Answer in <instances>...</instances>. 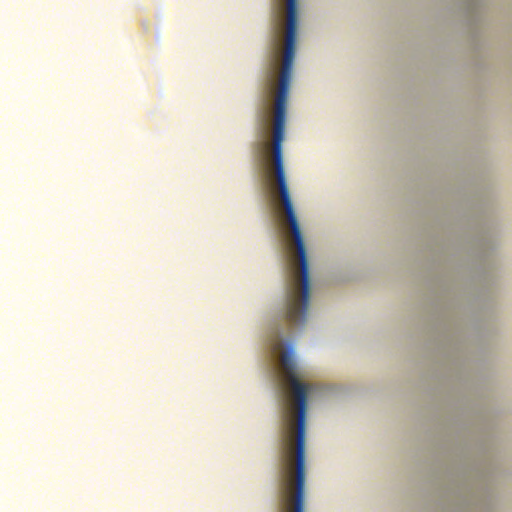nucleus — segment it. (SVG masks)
<instances>
[{
    "mask_svg": "<svg viewBox=\"0 0 512 512\" xmlns=\"http://www.w3.org/2000/svg\"><path fill=\"white\" fill-rule=\"evenodd\" d=\"M280 369L291 388V396L283 403V435L281 455V512H303L306 481V410L311 385L299 381L294 352L281 353Z\"/></svg>",
    "mask_w": 512,
    "mask_h": 512,
    "instance_id": "nucleus-2",
    "label": "nucleus"
},
{
    "mask_svg": "<svg viewBox=\"0 0 512 512\" xmlns=\"http://www.w3.org/2000/svg\"><path fill=\"white\" fill-rule=\"evenodd\" d=\"M260 118L262 120V125H265L267 121V99L264 100V109L261 112Z\"/></svg>",
    "mask_w": 512,
    "mask_h": 512,
    "instance_id": "nucleus-5",
    "label": "nucleus"
},
{
    "mask_svg": "<svg viewBox=\"0 0 512 512\" xmlns=\"http://www.w3.org/2000/svg\"><path fill=\"white\" fill-rule=\"evenodd\" d=\"M296 33L297 0H287L285 46L274 105L272 155L278 194L293 235L299 259V272L296 268H288L285 317L291 325H302L306 320L309 304V270L306 246L286 181L282 155V142L286 129V105L296 54Z\"/></svg>",
    "mask_w": 512,
    "mask_h": 512,
    "instance_id": "nucleus-1",
    "label": "nucleus"
},
{
    "mask_svg": "<svg viewBox=\"0 0 512 512\" xmlns=\"http://www.w3.org/2000/svg\"><path fill=\"white\" fill-rule=\"evenodd\" d=\"M270 348H271L272 355H276V354L280 353V350L282 349V341L280 338V333H276L274 338L271 339Z\"/></svg>",
    "mask_w": 512,
    "mask_h": 512,
    "instance_id": "nucleus-3",
    "label": "nucleus"
},
{
    "mask_svg": "<svg viewBox=\"0 0 512 512\" xmlns=\"http://www.w3.org/2000/svg\"><path fill=\"white\" fill-rule=\"evenodd\" d=\"M273 81H274V63H272V67L269 71V75H268V79H267V87H266L267 93H270Z\"/></svg>",
    "mask_w": 512,
    "mask_h": 512,
    "instance_id": "nucleus-4",
    "label": "nucleus"
}]
</instances>
